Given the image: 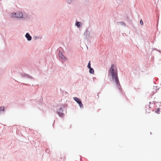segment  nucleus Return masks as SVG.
I'll return each mask as SVG.
<instances>
[{
	"label": "nucleus",
	"mask_w": 161,
	"mask_h": 161,
	"mask_svg": "<svg viewBox=\"0 0 161 161\" xmlns=\"http://www.w3.org/2000/svg\"><path fill=\"white\" fill-rule=\"evenodd\" d=\"M148 108H149V107H148V108H147L148 109Z\"/></svg>",
	"instance_id": "obj_18"
},
{
	"label": "nucleus",
	"mask_w": 161,
	"mask_h": 161,
	"mask_svg": "<svg viewBox=\"0 0 161 161\" xmlns=\"http://www.w3.org/2000/svg\"><path fill=\"white\" fill-rule=\"evenodd\" d=\"M148 108H149V107H148V108H147L148 109Z\"/></svg>",
	"instance_id": "obj_17"
},
{
	"label": "nucleus",
	"mask_w": 161,
	"mask_h": 161,
	"mask_svg": "<svg viewBox=\"0 0 161 161\" xmlns=\"http://www.w3.org/2000/svg\"><path fill=\"white\" fill-rule=\"evenodd\" d=\"M25 37L28 41H30L31 39V37L29 33H27L25 35Z\"/></svg>",
	"instance_id": "obj_5"
},
{
	"label": "nucleus",
	"mask_w": 161,
	"mask_h": 161,
	"mask_svg": "<svg viewBox=\"0 0 161 161\" xmlns=\"http://www.w3.org/2000/svg\"><path fill=\"white\" fill-rule=\"evenodd\" d=\"M72 0H68V1L69 2H70Z\"/></svg>",
	"instance_id": "obj_15"
},
{
	"label": "nucleus",
	"mask_w": 161,
	"mask_h": 161,
	"mask_svg": "<svg viewBox=\"0 0 161 161\" xmlns=\"http://www.w3.org/2000/svg\"><path fill=\"white\" fill-rule=\"evenodd\" d=\"M140 23L141 24V25H142L143 23V22L142 21V20L141 19L140 20Z\"/></svg>",
	"instance_id": "obj_13"
},
{
	"label": "nucleus",
	"mask_w": 161,
	"mask_h": 161,
	"mask_svg": "<svg viewBox=\"0 0 161 161\" xmlns=\"http://www.w3.org/2000/svg\"><path fill=\"white\" fill-rule=\"evenodd\" d=\"M155 112L156 113H157L158 114H159L160 113V109H159V108H157V109H155Z\"/></svg>",
	"instance_id": "obj_8"
},
{
	"label": "nucleus",
	"mask_w": 161,
	"mask_h": 161,
	"mask_svg": "<svg viewBox=\"0 0 161 161\" xmlns=\"http://www.w3.org/2000/svg\"><path fill=\"white\" fill-rule=\"evenodd\" d=\"M73 98L74 100L78 103L80 108L83 107V105L80 99L76 97H74Z\"/></svg>",
	"instance_id": "obj_2"
},
{
	"label": "nucleus",
	"mask_w": 161,
	"mask_h": 161,
	"mask_svg": "<svg viewBox=\"0 0 161 161\" xmlns=\"http://www.w3.org/2000/svg\"><path fill=\"white\" fill-rule=\"evenodd\" d=\"M11 16L13 18H14V17H17L16 13H12L11 14Z\"/></svg>",
	"instance_id": "obj_6"
},
{
	"label": "nucleus",
	"mask_w": 161,
	"mask_h": 161,
	"mask_svg": "<svg viewBox=\"0 0 161 161\" xmlns=\"http://www.w3.org/2000/svg\"><path fill=\"white\" fill-rule=\"evenodd\" d=\"M60 110H61V111H62V110H63L62 108L61 107V108H60Z\"/></svg>",
	"instance_id": "obj_14"
},
{
	"label": "nucleus",
	"mask_w": 161,
	"mask_h": 161,
	"mask_svg": "<svg viewBox=\"0 0 161 161\" xmlns=\"http://www.w3.org/2000/svg\"><path fill=\"white\" fill-rule=\"evenodd\" d=\"M17 17L19 18H22L23 16V14L22 13L18 12L16 14Z\"/></svg>",
	"instance_id": "obj_4"
},
{
	"label": "nucleus",
	"mask_w": 161,
	"mask_h": 161,
	"mask_svg": "<svg viewBox=\"0 0 161 161\" xmlns=\"http://www.w3.org/2000/svg\"><path fill=\"white\" fill-rule=\"evenodd\" d=\"M58 114L60 117H63L64 116V114L61 112H58Z\"/></svg>",
	"instance_id": "obj_9"
},
{
	"label": "nucleus",
	"mask_w": 161,
	"mask_h": 161,
	"mask_svg": "<svg viewBox=\"0 0 161 161\" xmlns=\"http://www.w3.org/2000/svg\"><path fill=\"white\" fill-rule=\"evenodd\" d=\"M119 84H119H116L117 85V86H119V85H120V84Z\"/></svg>",
	"instance_id": "obj_16"
},
{
	"label": "nucleus",
	"mask_w": 161,
	"mask_h": 161,
	"mask_svg": "<svg viewBox=\"0 0 161 161\" xmlns=\"http://www.w3.org/2000/svg\"><path fill=\"white\" fill-rule=\"evenodd\" d=\"M76 25L78 27H79L80 26V22L77 21L76 22Z\"/></svg>",
	"instance_id": "obj_10"
},
{
	"label": "nucleus",
	"mask_w": 161,
	"mask_h": 161,
	"mask_svg": "<svg viewBox=\"0 0 161 161\" xmlns=\"http://www.w3.org/2000/svg\"><path fill=\"white\" fill-rule=\"evenodd\" d=\"M89 69H90L89 72L90 73L92 74H93L94 73V69L92 68H89Z\"/></svg>",
	"instance_id": "obj_7"
},
{
	"label": "nucleus",
	"mask_w": 161,
	"mask_h": 161,
	"mask_svg": "<svg viewBox=\"0 0 161 161\" xmlns=\"http://www.w3.org/2000/svg\"><path fill=\"white\" fill-rule=\"evenodd\" d=\"M87 67L89 69L91 68V63H90V61L89 63L88 64V65H87Z\"/></svg>",
	"instance_id": "obj_12"
},
{
	"label": "nucleus",
	"mask_w": 161,
	"mask_h": 161,
	"mask_svg": "<svg viewBox=\"0 0 161 161\" xmlns=\"http://www.w3.org/2000/svg\"><path fill=\"white\" fill-rule=\"evenodd\" d=\"M108 75L112 76L113 80L117 84H119L117 69L114 64L111 65V67L108 71Z\"/></svg>",
	"instance_id": "obj_1"
},
{
	"label": "nucleus",
	"mask_w": 161,
	"mask_h": 161,
	"mask_svg": "<svg viewBox=\"0 0 161 161\" xmlns=\"http://www.w3.org/2000/svg\"><path fill=\"white\" fill-rule=\"evenodd\" d=\"M4 108L3 107H0V112L2 111H4Z\"/></svg>",
	"instance_id": "obj_11"
},
{
	"label": "nucleus",
	"mask_w": 161,
	"mask_h": 161,
	"mask_svg": "<svg viewBox=\"0 0 161 161\" xmlns=\"http://www.w3.org/2000/svg\"><path fill=\"white\" fill-rule=\"evenodd\" d=\"M58 56L60 58L62 59L64 61H65L67 60V58L65 57L63 55L62 53L60 52H59Z\"/></svg>",
	"instance_id": "obj_3"
}]
</instances>
